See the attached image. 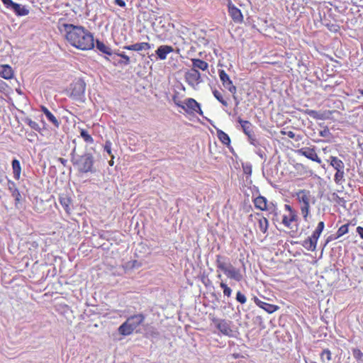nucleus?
<instances>
[{
  "mask_svg": "<svg viewBox=\"0 0 363 363\" xmlns=\"http://www.w3.org/2000/svg\"><path fill=\"white\" fill-rule=\"evenodd\" d=\"M359 92L363 96V89H359Z\"/></svg>",
  "mask_w": 363,
  "mask_h": 363,
  "instance_id": "64",
  "label": "nucleus"
},
{
  "mask_svg": "<svg viewBox=\"0 0 363 363\" xmlns=\"http://www.w3.org/2000/svg\"><path fill=\"white\" fill-rule=\"evenodd\" d=\"M248 140H250V143L253 145L254 146H257L259 145V143L255 139V135L252 133L250 134V137H248Z\"/></svg>",
  "mask_w": 363,
  "mask_h": 363,
  "instance_id": "50",
  "label": "nucleus"
},
{
  "mask_svg": "<svg viewBox=\"0 0 363 363\" xmlns=\"http://www.w3.org/2000/svg\"><path fill=\"white\" fill-rule=\"evenodd\" d=\"M174 99V103H175L178 106H179V107L182 108L183 109H185V107H186V106H184V104H182L181 101H176V98H175V97H174V99Z\"/></svg>",
  "mask_w": 363,
  "mask_h": 363,
  "instance_id": "55",
  "label": "nucleus"
},
{
  "mask_svg": "<svg viewBox=\"0 0 363 363\" xmlns=\"http://www.w3.org/2000/svg\"><path fill=\"white\" fill-rule=\"evenodd\" d=\"M213 322L216 324V328L224 335L228 337H234V331L231 329V321L225 319L214 318Z\"/></svg>",
  "mask_w": 363,
  "mask_h": 363,
  "instance_id": "7",
  "label": "nucleus"
},
{
  "mask_svg": "<svg viewBox=\"0 0 363 363\" xmlns=\"http://www.w3.org/2000/svg\"><path fill=\"white\" fill-rule=\"evenodd\" d=\"M42 112L45 115L48 120L51 122L55 127L58 128L60 126V122L56 117L45 106H41Z\"/></svg>",
  "mask_w": 363,
  "mask_h": 363,
  "instance_id": "24",
  "label": "nucleus"
},
{
  "mask_svg": "<svg viewBox=\"0 0 363 363\" xmlns=\"http://www.w3.org/2000/svg\"><path fill=\"white\" fill-rule=\"evenodd\" d=\"M285 207L290 211V213L294 212L289 205H285Z\"/></svg>",
  "mask_w": 363,
  "mask_h": 363,
  "instance_id": "60",
  "label": "nucleus"
},
{
  "mask_svg": "<svg viewBox=\"0 0 363 363\" xmlns=\"http://www.w3.org/2000/svg\"><path fill=\"white\" fill-rule=\"evenodd\" d=\"M325 26L328 28L329 30L332 32H337L339 29V26L336 24L333 23H326Z\"/></svg>",
  "mask_w": 363,
  "mask_h": 363,
  "instance_id": "46",
  "label": "nucleus"
},
{
  "mask_svg": "<svg viewBox=\"0 0 363 363\" xmlns=\"http://www.w3.org/2000/svg\"><path fill=\"white\" fill-rule=\"evenodd\" d=\"M282 223L288 227V228H292V227H290V225L291 223V220H289V217H288L287 216H283V218H282Z\"/></svg>",
  "mask_w": 363,
  "mask_h": 363,
  "instance_id": "48",
  "label": "nucleus"
},
{
  "mask_svg": "<svg viewBox=\"0 0 363 363\" xmlns=\"http://www.w3.org/2000/svg\"><path fill=\"white\" fill-rule=\"evenodd\" d=\"M298 152L312 161L316 162L318 163L321 162V160L318 156L314 148L308 147H302L298 150Z\"/></svg>",
  "mask_w": 363,
  "mask_h": 363,
  "instance_id": "9",
  "label": "nucleus"
},
{
  "mask_svg": "<svg viewBox=\"0 0 363 363\" xmlns=\"http://www.w3.org/2000/svg\"><path fill=\"white\" fill-rule=\"evenodd\" d=\"M71 201H72L70 198H69L68 196H62L60 198V203L67 213H69V205L71 203Z\"/></svg>",
  "mask_w": 363,
  "mask_h": 363,
  "instance_id": "31",
  "label": "nucleus"
},
{
  "mask_svg": "<svg viewBox=\"0 0 363 363\" xmlns=\"http://www.w3.org/2000/svg\"><path fill=\"white\" fill-rule=\"evenodd\" d=\"M253 300H254L255 303L259 307V306L262 304V301L259 300L256 296H254Z\"/></svg>",
  "mask_w": 363,
  "mask_h": 363,
  "instance_id": "58",
  "label": "nucleus"
},
{
  "mask_svg": "<svg viewBox=\"0 0 363 363\" xmlns=\"http://www.w3.org/2000/svg\"><path fill=\"white\" fill-rule=\"evenodd\" d=\"M218 74L223 86L233 94V99L235 101V105L238 106L239 104V101L235 95L237 91L236 86L233 85L232 80L230 79L228 74L225 72V70L219 69Z\"/></svg>",
  "mask_w": 363,
  "mask_h": 363,
  "instance_id": "6",
  "label": "nucleus"
},
{
  "mask_svg": "<svg viewBox=\"0 0 363 363\" xmlns=\"http://www.w3.org/2000/svg\"><path fill=\"white\" fill-rule=\"evenodd\" d=\"M70 161L79 174H95L97 172L95 157L87 150H77L74 147L70 153Z\"/></svg>",
  "mask_w": 363,
  "mask_h": 363,
  "instance_id": "2",
  "label": "nucleus"
},
{
  "mask_svg": "<svg viewBox=\"0 0 363 363\" xmlns=\"http://www.w3.org/2000/svg\"><path fill=\"white\" fill-rule=\"evenodd\" d=\"M330 135V132L328 128H324L320 131V135L322 137H328Z\"/></svg>",
  "mask_w": 363,
  "mask_h": 363,
  "instance_id": "51",
  "label": "nucleus"
},
{
  "mask_svg": "<svg viewBox=\"0 0 363 363\" xmlns=\"http://www.w3.org/2000/svg\"><path fill=\"white\" fill-rule=\"evenodd\" d=\"M253 202L255 208L261 211H265L269 208V207L267 206V199L262 196H259L256 197L254 199Z\"/></svg>",
  "mask_w": 363,
  "mask_h": 363,
  "instance_id": "20",
  "label": "nucleus"
},
{
  "mask_svg": "<svg viewBox=\"0 0 363 363\" xmlns=\"http://www.w3.org/2000/svg\"><path fill=\"white\" fill-rule=\"evenodd\" d=\"M357 233L359 234L360 238L363 239V227L359 226L357 228Z\"/></svg>",
  "mask_w": 363,
  "mask_h": 363,
  "instance_id": "54",
  "label": "nucleus"
},
{
  "mask_svg": "<svg viewBox=\"0 0 363 363\" xmlns=\"http://www.w3.org/2000/svg\"><path fill=\"white\" fill-rule=\"evenodd\" d=\"M228 12L232 19L235 23H241L243 21V16L240 10L231 3L228 4Z\"/></svg>",
  "mask_w": 363,
  "mask_h": 363,
  "instance_id": "11",
  "label": "nucleus"
},
{
  "mask_svg": "<svg viewBox=\"0 0 363 363\" xmlns=\"http://www.w3.org/2000/svg\"><path fill=\"white\" fill-rule=\"evenodd\" d=\"M134 330H135L127 320L123 323H122L118 328V333L123 336H128L131 335Z\"/></svg>",
  "mask_w": 363,
  "mask_h": 363,
  "instance_id": "19",
  "label": "nucleus"
},
{
  "mask_svg": "<svg viewBox=\"0 0 363 363\" xmlns=\"http://www.w3.org/2000/svg\"><path fill=\"white\" fill-rule=\"evenodd\" d=\"M217 136L223 144L227 145L230 148V138L228 134L223 130L218 129Z\"/></svg>",
  "mask_w": 363,
  "mask_h": 363,
  "instance_id": "28",
  "label": "nucleus"
},
{
  "mask_svg": "<svg viewBox=\"0 0 363 363\" xmlns=\"http://www.w3.org/2000/svg\"><path fill=\"white\" fill-rule=\"evenodd\" d=\"M104 150L111 157H114L111 152V143L107 140L104 145Z\"/></svg>",
  "mask_w": 363,
  "mask_h": 363,
  "instance_id": "45",
  "label": "nucleus"
},
{
  "mask_svg": "<svg viewBox=\"0 0 363 363\" xmlns=\"http://www.w3.org/2000/svg\"><path fill=\"white\" fill-rule=\"evenodd\" d=\"M113 158L114 157H111V160L108 162V164H109L110 166H113V163H114Z\"/></svg>",
  "mask_w": 363,
  "mask_h": 363,
  "instance_id": "61",
  "label": "nucleus"
},
{
  "mask_svg": "<svg viewBox=\"0 0 363 363\" xmlns=\"http://www.w3.org/2000/svg\"><path fill=\"white\" fill-rule=\"evenodd\" d=\"M259 230L265 233L268 229V225H269V223H268V220L265 218V217H262L261 218L259 219Z\"/></svg>",
  "mask_w": 363,
  "mask_h": 363,
  "instance_id": "33",
  "label": "nucleus"
},
{
  "mask_svg": "<svg viewBox=\"0 0 363 363\" xmlns=\"http://www.w3.org/2000/svg\"><path fill=\"white\" fill-rule=\"evenodd\" d=\"M213 94L214 97L220 102L224 106H228V104L226 100H225L220 91H218L217 89L213 90Z\"/></svg>",
  "mask_w": 363,
  "mask_h": 363,
  "instance_id": "36",
  "label": "nucleus"
},
{
  "mask_svg": "<svg viewBox=\"0 0 363 363\" xmlns=\"http://www.w3.org/2000/svg\"><path fill=\"white\" fill-rule=\"evenodd\" d=\"M352 355L358 363H363V353L359 349L354 348L352 350Z\"/></svg>",
  "mask_w": 363,
  "mask_h": 363,
  "instance_id": "35",
  "label": "nucleus"
},
{
  "mask_svg": "<svg viewBox=\"0 0 363 363\" xmlns=\"http://www.w3.org/2000/svg\"><path fill=\"white\" fill-rule=\"evenodd\" d=\"M330 164L335 169L338 171L344 169L345 168L343 162L337 157L330 156Z\"/></svg>",
  "mask_w": 363,
  "mask_h": 363,
  "instance_id": "25",
  "label": "nucleus"
},
{
  "mask_svg": "<svg viewBox=\"0 0 363 363\" xmlns=\"http://www.w3.org/2000/svg\"><path fill=\"white\" fill-rule=\"evenodd\" d=\"M304 113L310 116L314 119L317 120H325L330 118V114L331 112L330 111H317L311 109H306L303 111Z\"/></svg>",
  "mask_w": 363,
  "mask_h": 363,
  "instance_id": "12",
  "label": "nucleus"
},
{
  "mask_svg": "<svg viewBox=\"0 0 363 363\" xmlns=\"http://www.w3.org/2000/svg\"><path fill=\"white\" fill-rule=\"evenodd\" d=\"M62 26L66 33V39L72 46L82 50L94 48V36L84 27L69 23H63Z\"/></svg>",
  "mask_w": 363,
  "mask_h": 363,
  "instance_id": "1",
  "label": "nucleus"
},
{
  "mask_svg": "<svg viewBox=\"0 0 363 363\" xmlns=\"http://www.w3.org/2000/svg\"><path fill=\"white\" fill-rule=\"evenodd\" d=\"M8 189H9V191L11 192V196L14 198L15 205H16V206H17L18 203H19L21 201L22 197H21V195L18 189L16 187V184L13 182L9 180L8 181Z\"/></svg>",
  "mask_w": 363,
  "mask_h": 363,
  "instance_id": "13",
  "label": "nucleus"
},
{
  "mask_svg": "<svg viewBox=\"0 0 363 363\" xmlns=\"http://www.w3.org/2000/svg\"><path fill=\"white\" fill-rule=\"evenodd\" d=\"M220 286L223 289V295L227 297H230L232 294V289L224 282H220Z\"/></svg>",
  "mask_w": 363,
  "mask_h": 363,
  "instance_id": "39",
  "label": "nucleus"
},
{
  "mask_svg": "<svg viewBox=\"0 0 363 363\" xmlns=\"http://www.w3.org/2000/svg\"><path fill=\"white\" fill-rule=\"evenodd\" d=\"M94 48H96L98 51L107 55H112L113 54L111 48L98 39L94 41Z\"/></svg>",
  "mask_w": 363,
  "mask_h": 363,
  "instance_id": "17",
  "label": "nucleus"
},
{
  "mask_svg": "<svg viewBox=\"0 0 363 363\" xmlns=\"http://www.w3.org/2000/svg\"><path fill=\"white\" fill-rule=\"evenodd\" d=\"M192 68H194L196 69H201L203 71H205L208 67V64L200 59H192Z\"/></svg>",
  "mask_w": 363,
  "mask_h": 363,
  "instance_id": "26",
  "label": "nucleus"
},
{
  "mask_svg": "<svg viewBox=\"0 0 363 363\" xmlns=\"http://www.w3.org/2000/svg\"><path fill=\"white\" fill-rule=\"evenodd\" d=\"M12 168L13 177L16 179H19L21 175V167L20 162L18 160L14 159L12 161Z\"/></svg>",
  "mask_w": 363,
  "mask_h": 363,
  "instance_id": "29",
  "label": "nucleus"
},
{
  "mask_svg": "<svg viewBox=\"0 0 363 363\" xmlns=\"http://www.w3.org/2000/svg\"><path fill=\"white\" fill-rule=\"evenodd\" d=\"M118 55L123 60L121 62L125 65H128L131 62V57L125 54V52L118 53Z\"/></svg>",
  "mask_w": 363,
  "mask_h": 363,
  "instance_id": "43",
  "label": "nucleus"
},
{
  "mask_svg": "<svg viewBox=\"0 0 363 363\" xmlns=\"http://www.w3.org/2000/svg\"><path fill=\"white\" fill-rule=\"evenodd\" d=\"M228 258L220 255H216V264L218 269L221 270L228 278L240 281L242 276L240 269L234 267Z\"/></svg>",
  "mask_w": 363,
  "mask_h": 363,
  "instance_id": "3",
  "label": "nucleus"
},
{
  "mask_svg": "<svg viewBox=\"0 0 363 363\" xmlns=\"http://www.w3.org/2000/svg\"><path fill=\"white\" fill-rule=\"evenodd\" d=\"M259 308L264 309L268 313H272L279 309V306L267 303L264 301L262 302V304L259 306Z\"/></svg>",
  "mask_w": 363,
  "mask_h": 363,
  "instance_id": "30",
  "label": "nucleus"
},
{
  "mask_svg": "<svg viewBox=\"0 0 363 363\" xmlns=\"http://www.w3.org/2000/svg\"><path fill=\"white\" fill-rule=\"evenodd\" d=\"M235 299L238 302L240 303L241 304H244L247 301L246 296L240 291L237 292Z\"/></svg>",
  "mask_w": 363,
  "mask_h": 363,
  "instance_id": "42",
  "label": "nucleus"
},
{
  "mask_svg": "<svg viewBox=\"0 0 363 363\" xmlns=\"http://www.w3.org/2000/svg\"><path fill=\"white\" fill-rule=\"evenodd\" d=\"M185 79L192 87L202 82L200 72L194 68H191L185 73Z\"/></svg>",
  "mask_w": 363,
  "mask_h": 363,
  "instance_id": "8",
  "label": "nucleus"
},
{
  "mask_svg": "<svg viewBox=\"0 0 363 363\" xmlns=\"http://www.w3.org/2000/svg\"><path fill=\"white\" fill-rule=\"evenodd\" d=\"M139 247H141L142 249L146 250V246L143 244H140Z\"/></svg>",
  "mask_w": 363,
  "mask_h": 363,
  "instance_id": "62",
  "label": "nucleus"
},
{
  "mask_svg": "<svg viewBox=\"0 0 363 363\" xmlns=\"http://www.w3.org/2000/svg\"><path fill=\"white\" fill-rule=\"evenodd\" d=\"M147 335L152 337H157L160 335L159 332L154 328L151 327L149 328V330L147 331Z\"/></svg>",
  "mask_w": 363,
  "mask_h": 363,
  "instance_id": "44",
  "label": "nucleus"
},
{
  "mask_svg": "<svg viewBox=\"0 0 363 363\" xmlns=\"http://www.w3.org/2000/svg\"><path fill=\"white\" fill-rule=\"evenodd\" d=\"M151 45L148 43H138L130 45H125L123 47L124 49L133 51H141L143 50L150 49Z\"/></svg>",
  "mask_w": 363,
  "mask_h": 363,
  "instance_id": "16",
  "label": "nucleus"
},
{
  "mask_svg": "<svg viewBox=\"0 0 363 363\" xmlns=\"http://www.w3.org/2000/svg\"><path fill=\"white\" fill-rule=\"evenodd\" d=\"M80 135L84 140L85 142L89 143H94L93 138L91 136V135L89 134L87 130L84 129H81Z\"/></svg>",
  "mask_w": 363,
  "mask_h": 363,
  "instance_id": "37",
  "label": "nucleus"
},
{
  "mask_svg": "<svg viewBox=\"0 0 363 363\" xmlns=\"http://www.w3.org/2000/svg\"><path fill=\"white\" fill-rule=\"evenodd\" d=\"M317 242L318 240L315 238L314 239L311 235V237H308L305 240H303L301 245L308 250L315 251L316 249Z\"/></svg>",
  "mask_w": 363,
  "mask_h": 363,
  "instance_id": "23",
  "label": "nucleus"
},
{
  "mask_svg": "<svg viewBox=\"0 0 363 363\" xmlns=\"http://www.w3.org/2000/svg\"><path fill=\"white\" fill-rule=\"evenodd\" d=\"M336 173L334 177V180L337 184H340L343 180L344 177V169H341L340 171L336 170Z\"/></svg>",
  "mask_w": 363,
  "mask_h": 363,
  "instance_id": "40",
  "label": "nucleus"
},
{
  "mask_svg": "<svg viewBox=\"0 0 363 363\" xmlns=\"http://www.w3.org/2000/svg\"><path fill=\"white\" fill-rule=\"evenodd\" d=\"M238 122L240 124L244 133L247 137H250V134L253 133L252 123L248 121L242 120L240 117L238 118Z\"/></svg>",
  "mask_w": 363,
  "mask_h": 363,
  "instance_id": "22",
  "label": "nucleus"
},
{
  "mask_svg": "<svg viewBox=\"0 0 363 363\" xmlns=\"http://www.w3.org/2000/svg\"><path fill=\"white\" fill-rule=\"evenodd\" d=\"M126 320L131 325L133 329L135 330L144 321L145 315L142 313H139L131 315L128 317Z\"/></svg>",
  "mask_w": 363,
  "mask_h": 363,
  "instance_id": "15",
  "label": "nucleus"
},
{
  "mask_svg": "<svg viewBox=\"0 0 363 363\" xmlns=\"http://www.w3.org/2000/svg\"><path fill=\"white\" fill-rule=\"evenodd\" d=\"M297 219H298V216L294 212L290 213L289 220H291V223L294 221H296Z\"/></svg>",
  "mask_w": 363,
  "mask_h": 363,
  "instance_id": "52",
  "label": "nucleus"
},
{
  "mask_svg": "<svg viewBox=\"0 0 363 363\" xmlns=\"http://www.w3.org/2000/svg\"><path fill=\"white\" fill-rule=\"evenodd\" d=\"M325 358L327 361L331 360V352L328 349H324L320 354V359L323 362H325Z\"/></svg>",
  "mask_w": 363,
  "mask_h": 363,
  "instance_id": "41",
  "label": "nucleus"
},
{
  "mask_svg": "<svg viewBox=\"0 0 363 363\" xmlns=\"http://www.w3.org/2000/svg\"><path fill=\"white\" fill-rule=\"evenodd\" d=\"M286 135L289 138H291V139H294V138H295V137H296V135H295V133H294L293 131H287V132L286 133Z\"/></svg>",
  "mask_w": 363,
  "mask_h": 363,
  "instance_id": "56",
  "label": "nucleus"
},
{
  "mask_svg": "<svg viewBox=\"0 0 363 363\" xmlns=\"http://www.w3.org/2000/svg\"><path fill=\"white\" fill-rule=\"evenodd\" d=\"M24 121L32 129H33V130H35L36 131H40V128L39 125L35 121H32L30 118H26Z\"/></svg>",
  "mask_w": 363,
  "mask_h": 363,
  "instance_id": "38",
  "label": "nucleus"
},
{
  "mask_svg": "<svg viewBox=\"0 0 363 363\" xmlns=\"http://www.w3.org/2000/svg\"><path fill=\"white\" fill-rule=\"evenodd\" d=\"M2 3L4 4V6L8 8L12 9L14 4H16L12 0H1Z\"/></svg>",
  "mask_w": 363,
  "mask_h": 363,
  "instance_id": "47",
  "label": "nucleus"
},
{
  "mask_svg": "<svg viewBox=\"0 0 363 363\" xmlns=\"http://www.w3.org/2000/svg\"><path fill=\"white\" fill-rule=\"evenodd\" d=\"M325 227V223L323 221H320L318 224V226L315 231L313 233L312 236L313 238L318 240L321 233L323 232Z\"/></svg>",
  "mask_w": 363,
  "mask_h": 363,
  "instance_id": "32",
  "label": "nucleus"
},
{
  "mask_svg": "<svg viewBox=\"0 0 363 363\" xmlns=\"http://www.w3.org/2000/svg\"><path fill=\"white\" fill-rule=\"evenodd\" d=\"M310 191L303 189L300 190L297 193V198L298 201L301 203V211L303 215V217L305 220H307V217L309 213V202H310Z\"/></svg>",
  "mask_w": 363,
  "mask_h": 363,
  "instance_id": "5",
  "label": "nucleus"
},
{
  "mask_svg": "<svg viewBox=\"0 0 363 363\" xmlns=\"http://www.w3.org/2000/svg\"><path fill=\"white\" fill-rule=\"evenodd\" d=\"M348 228H349V223L345 224V225H342L341 227H340L339 229L337 230L334 238L337 239V238L342 237V235H344L345 234H346L347 233H348Z\"/></svg>",
  "mask_w": 363,
  "mask_h": 363,
  "instance_id": "34",
  "label": "nucleus"
},
{
  "mask_svg": "<svg viewBox=\"0 0 363 363\" xmlns=\"http://www.w3.org/2000/svg\"><path fill=\"white\" fill-rule=\"evenodd\" d=\"M13 11L19 16H26L29 13V10L26 6H21L19 4L16 3L12 8Z\"/></svg>",
  "mask_w": 363,
  "mask_h": 363,
  "instance_id": "27",
  "label": "nucleus"
},
{
  "mask_svg": "<svg viewBox=\"0 0 363 363\" xmlns=\"http://www.w3.org/2000/svg\"><path fill=\"white\" fill-rule=\"evenodd\" d=\"M114 4L123 8L126 5L124 0H114Z\"/></svg>",
  "mask_w": 363,
  "mask_h": 363,
  "instance_id": "53",
  "label": "nucleus"
},
{
  "mask_svg": "<svg viewBox=\"0 0 363 363\" xmlns=\"http://www.w3.org/2000/svg\"><path fill=\"white\" fill-rule=\"evenodd\" d=\"M173 51L172 46L165 45L159 46L155 52L160 60H164L167 58V54Z\"/></svg>",
  "mask_w": 363,
  "mask_h": 363,
  "instance_id": "14",
  "label": "nucleus"
},
{
  "mask_svg": "<svg viewBox=\"0 0 363 363\" xmlns=\"http://www.w3.org/2000/svg\"><path fill=\"white\" fill-rule=\"evenodd\" d=\"M58 161L64 166L66 167L67 164V160L66 159H64L62 157H59Z\"/></svg>",
  "mask_w": 363,
  "mask_h": 363,
  "instance_id": "57",
  "label": "nucleus"
},
{
  "mask_svg": "<svg viewBox=\"0 0 363 363\" xmlns=\"http://www.w3.org/2000/svg\"><path fill=\"white\" fill-rule=\"evenodd\" d=\"M243 172L245 174L251 175L252 174V166L250 164L242 165Z\"/></svg>",
  "mask_w": 363,
  "mask_h": 363,
  "instance_id": "49",
  "label": "nucleus"
},
{
  "mask_svg": "<svg viewBox=\"0 0 363 363\" xmlns=\"http://www.w3.org/2000/svg\"><path fill=\"white\" fill-rule=\"evenodd\" d=\"M335 235H330L328 239H327V242L331 241V240H335L334 238H335Z\"/></svg>",
  "mask_w": 363,
  "mask_h": 363,
  "instance_id": "59",
  "label": "nucleus"
},
{
  "mask_svg": "<svg viewBox=\"0 0 363 363\" xmlns=\"http://www.w3.org/2000/svg\"><path fill=\"white\" fill-rule=\"evenodd\" d=\"M134 330H135L127 320L123 323H122L118 328V333L123 336H128L131 335Z\"/></svg>",
  "mask_w": 363,
  "mask_h": 363,
  "instance_id": "18",
  "label": "nucleus"
},
{
  "mask_svg": "<svg viewBox=\"0 0 363 363\" xmlns=\"http://www.w3.org/2000/svg\"><path fill=\"white\" fill-rule=\"evenodd\" d=\"M0 76L6 79H10L13 77V71L9 65L0 66Z\"/></svg>",
  "mask_w": 363,
  "mask_h": 363,
  "instance_id": "21",
  "label": "nucleus"
},
{
  "mask_svg": "<svg viewBox=\"0 0 363 363\" xmlns=\"http://www.w3.org/2000/svg\"><path fill=\"white\" fill-rule=\"evenodd\" d=\"M70 97L74 100L82 102L84 101L86 83L82 79H78L70 85Z\"/></svg>",
  "mask_w": 363,
  "mask_h": 363,
  "instance_id": "4",
  "label": "nucleus"
},
{
  "mask_svg": "<svg viewBox=\"0 0 363 363\" xmlns=\"http://www.w3.org/2000/svg\"><path fill=\"white\" fill-rule=\"evenodd\" d=\"M185 111L186 112H197L200 115H203V111L201 108L200 104L194 99L189 98L186 100L184 103Z\"/></svg>",
  "mask_w": 363,
  "mask_h": 363,
  "instance_id": "10",
  "label": "nucleus"
},
{
  "mask_svg": "<svg viewBox=\"0 0 363 363\" xmlns=\"http://www.w3.org/2000/svg\"><path fill=\"white\" fill-rule=\"evenodd\" d=\"M4 181V176L2 174H0V182H3Z\"/></svg>",
  "mask_w": 363,
  "mask_h": 363,
  "instance_id": "63",
  "label": "nucleus"
}]
</instances>
